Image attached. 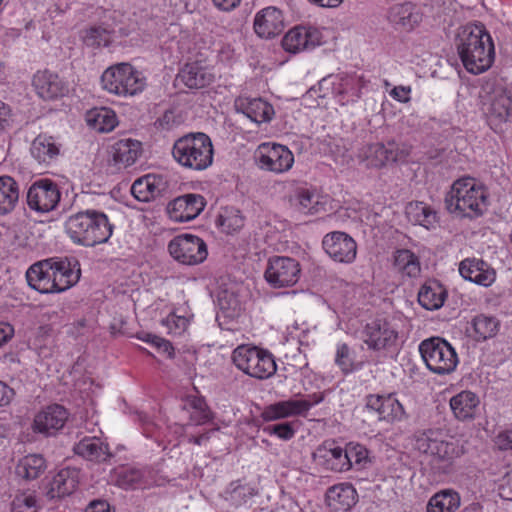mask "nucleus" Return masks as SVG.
<instances>
[{
	"label": "nucleus",
	"mask_w": 512,
	"mask_h": 512,
	"mask_svg": "<svg viewBox=\"0 0 512 512\" xmlns=\"http://www.w3.org/2000/svg\"><path fill=\"white\" fill-rule=\"evenodd\" d=\"M456 47L463 66L469 73L481 74L494 63V42L481 23L462 27L457 35Z\"/></svg>",
	"instance_id": "1"
},
{
	"label": "nucleus",
	"mask_w": 512,
	"mask_h": 512,
	"mask_svg": "<svg viewBox=\"0 0 512 512\" xmlns=\"http://www.w3.org/2000/svg\"><path fill=\"white\" fill-rule=\"evenodd\" d=\"M444 202L449 213L460 218L476 219L488 209L489 192L477 179L465 176L452 183Z\"/></svg>",
	"instance_id": "2"
},
{
	"label": "nucleus",
	"mask_w": 512,
	"mask_h": 512,
	"mask_svg": "<svg viewBox=\"0 0 512 512\" xmlns=\"http://www.w3.org/2000/svg\"><path fill=\"white\" fill-rule=\"evenodd\" d=\"M114 228L108 215L97 209L80 210L65 221L67 235L73 243L84 247L107 243Z\"/></svg>",
	"instance_id": "3"
},
{
	"label": "nucleus",
	"mask_w": 512,
	"mask_h": 512,
	"mask_svg": "<svg viewBox=\"0 0 512 512\" xmlns=\"http://www.w3.org/2000/svg\"><path fill=\"white\" fill-rule=\"evenodd\" d=\"M414 447L420 453L431 457L439 468H449L464 453L459 440L439 429H428L414 436Z\"/></svg>",
	"instance_id": "4"
},
{
	"label": "nucleus",
	"mask_w": 512,
	"mask_h": 512,
	"mask_svg": "<svg viewBox=\"0 0 512 512\" xmlns=\"http://www.w3.org/2000/svg\"><path fill=\"white\" fill-rule=\"evenodd\" d=\"M172 156L184 168L203 171L213 163V144L205 133H188L174 142Z\"/></svg>",
	"instance_id": "5"
},
{
	"label": "nucleus",
	"mask_w": 512,
	"mask_h": 512,
	"mask_svg": "<svg viewBox=\"0 0 512 512\" xmlns=\"http://www.w3.org/2000/svg\"><path fill=\"white\" fill-rule=\"evenodd\" d=\"M101 83L107 92L120 97H128L137 95L144 90L146 78L131 64L118 63L103 72Z\"/></svg>",
	"instance_id": "6"
},
{
	"label": "nucleus",
	"mask_w": 512,
	"mask_h": 512,
	"mask_svg": "<svg viewBox=\"0 0 512 512\" xmlns=\"http://www.w3.org/2000/svg\"><path fill=\"white\" fill-rule=\"evenodd\" d=\"M232 362L240 371L259 380L272 377L277 370L273 354L256 346H238L232 352Z\"/></svg>",
	"instance_id": "7"
},
{
	"label": "nucleus",
	"mask_w": 512,
	"mask_h": 512,
	"mask_svg": "<svg viewBox=\"0 0 512 512\" xmlns=\"http://www.w3.org/2000/svg\"><path fill=\"white\" fill-rule=\"evenodd\" d=\"M419 352L426 367L437 375L452 373L459 363L455 348L441 337L435 336L421 341Z\"/></svg>",
	"instance_id": "8"
},
{
	"label": "nucleus",
	"mask_w": 512,
	"mask_h": 512,
	"mask_svg": "<svg viewBox=\"0 0 512 512\" xmlns=\"http://www.w3.org/2000/svg\"><path fill=\"white\" fill-rule=\"evenodd\" d=\"M363 334L370 350L394 351L399 344V323L394 318H376L366 324Z\"/></svg>",
	"instance_id": "9"
},
{
	"label": "nucleus",
	"mask_w": 512,
	"mask_h": 512,
	"mask_svg": "<svg viewBox=\"0 0 512 512\" xmlns=\"http://www.w3.org/2000/svg\"><path fill=\"white\" fill-rule=\"evenodd\" d=\"M301 271V265L295 258L272 256L267 261L264 278L274 289L290 288L299 282Z\"/></svg>",
	"instance_id": "10"
},
{
	"label": "nucleus",
	"mask_w": 512,
	"mask_h": 512,
	"mask_svg": "<svg viewBox=\"0 0 512 512\" xmlns=\"http://www.w3.org/2000/svg\"><path fill=\"white\" fill-rule=\"evenodd\" d=\"M170 256L182 265L194 266L204 262L208 256L205 241L192 234H180L168 243Z\"/></svg>",
	"instance_id": "11"
},
{
	"label": "nucleus",
	"mask_w": 512,
	"mask_h": 512,
	"mask_svg": "<svg viewBox=\"0 0 512 512\" xmlns=\"http://www.w3.org/2000/svg\"><path fill=\"white\" fill-rule=\"evenodd\" d=\"M254 159L261 170L275 174L289 171L294 164V155L288 147L271 142L258 145Z\"/></svg>",
	"instance_id": "12"
},
{
	"label": "nucleus",
	"mask_w": 512,
	"mask_h": 512,
	"mask_svg": "<svg viewBox=\"0 0 512 512\" xmlns=\"http://www.w3.org/2000/svg\"><path fill=\"white\" fill-rule=\"evenodd\" d=\"M318 85L319 89L324 91L320 97L328 96V91H330V94L341 105L355 102L360 98V80L354 75H329L323 78Z\"/></svg>",
	"instance_id": "13"
},
{
	"label": "nucleus",
	"mask_w": 512,
	"mask_h": 512,
	"mask_svg": "<svg viewBox=\"0 0 512 512\" xmlns=\"http://www.w3.org/2000/svg\"><path fill=\"white\" fill-rule=\"evenodd\" d=\"M61 198L58 185L51 179L35 181L27 192V204L30 209L47 213L54 210Z\"/></svg>",
	"instance_id": "14"
},
{
	"label": "nucleus",
	"mask_w": 512,
	"mask_h": 512,
	"mask_svg": "<svg viewBox=\"0 0 512 512\" xmlns=\"http://www.w3.org/2000/svg\"><path fill=\"white\" fill-rule=\"evenodd\" d=\"M483 109L491 126L506 123L512 116V92L502 86L494 87L484 100Z\"/></svg>",
	"instance_id": "15"
},
{
	"label": "nucleus",
	"mask_w": 512,
	"mask_h": 512,
	"mask_svg": "<svg viewBox=\"0 0 512 512\" xmlns=\"http://www.w3.org/2000/svg\"><path fill=\"white\" fill-rule=\"evenodd\" d=\"M322 246L328 256L335 262L350 264L357 255L355 240L345 232L333 231L326 234Z\"/></svg>",
	"instance_id": "16"
},
{
	"label": "nucleus",
	"mask_w": 512,
	"mask_h": 512,
	"mask_svg": "<svg viewBox=\"0 0 512 512\" xmlns=\"http://www.w3.org/2000/svg\"><path fill=\"white\" fill-rule=\"evenodd\" d=\"M365 407L378 416L379 421L400 422L406 418L405 410L394 394H369Z\"/></svg>",
	"instance_id": "17"
},
{
	"label": "nucleus",
	"mask_w": 512,
	"mask_h": 512,
	"mask_svg": "<svg viewBox=\"0 0 512 512\" xmlns=\"http://www.w3.org/2000/svg\"><path fill=\"white\" fill-rule=\"evenodd\" d=\"M322 34L315 27L296 26L291 28L282 39V47L286 52L297 54L312 50L321 45Z\"/></svg>",
	"instance_id": "18"
},
{
	"label": "nucleus",
	"mask_w": 512,
	"mask_h": 512,
	"mask_svg": "<svg viewBox=\"0 0 512 512\" xmlns=\"http://www.w3.org/2000/svg\"><path fill=\"white\" fill-rule=\"evenodd\" d=\"M68 417L69 413L64 406L52 404L35 415L32 429L46 437L53 436L64 427Z\"/></svg>",
	"instance_id": "19"
},
{
	"label": "nucleus",
	"mask_w": 512,
	"mask_h": 512,
	"mask_svg": "<svg viewBox=\"0 0 512 512\" xmlns=\"http://www.w3.org/2000/svg\"><path fill=\"white\" fill-rule=\"evenodd\" d=\"M53 269V257L33 263L25 273L28 286L41 294H56Z\"/></svg>",
	"instance_id": "20"
},
{
	"label": "nucleus",
	"mask_w": 512,
	"mask_h": 512,
	"mask_svg": "<svg viewBox=\"0 0 512 512\" xmlns=\"http://www.w3.org/2000/svg\"><path fill=\"white\" fill-rule=\"evenodd\" d=\"M161 484V477L151 467L125 468L117 475V485L125 490L148 489Z\"/></svg>",
	"instance_id": "21"
},
{
	"label": "nucleus",
	"mask_w": 512,
	"mask_h": 512,
	"mask_svg": "<svg viewBox=\"0 0 512 512\" xmlns=\"http://www.w3.org/2000/svg\"><path fill=\"white\" fill-rule=\"evenodd\" d=\"M204 197L199 194H185L168 204L167 210L171 220L188 222L195 219L204 209Z\"/></svg>",
	"instance_id": "22"
},
{
	"label": "nucleus",
	"mask_w": 512,
	"mask_h": 512,
	"mask_svg": "<svg viewBox=\"0 0 512 512\" xmlns=\"http://www.w3.org/2000/svg\"><path fill=\"white\" fill-rule=\"evenodd\" d=\"M423 14L412 2L398 3L391 6L387 13L389 23L400 31L410 32L420 25Z\"/></svg>",
	"instance_id": "23"
},
{
	"label": "nucleus",
	"mask_w": 512,
	"mask_h": 512,
	"mask_svg": "<svg viewBox=\"0 0 512 512\" xmlns=\"http://www.w3.org/2000/svg\"><path fill=\"white\" fill-rule=\"evenodd\" d=\"M400 154L398 145L394 141H389L387 144L380 142L365 144L359 151V156L367 161L368 166L375 168L396 162Z\"/></svg>",
	"instance_id": "24"
},
{
	"label": "nucleus",
	"mask_w": 512,
	"mask_h": 512,
	"mask_svg": "<svg viewBox=\"0 0 512 512\" xmlns=\"http://www.w3.org/2000/svg\"><path fill=\"white\" fill-rule=\"evenodd\" d=\"M53 271L56 293H62L75 286L81 276L79 261L75 258L53 257Z\"/></svg>",
	"instance_id": "25"
},
{
	"label": "nucleus",
	"mask_w": 512,
	"mask_h": 512,
	"mask_svg": "<svg viewBox=\"0 0 512 512\" xmlns=\"http://www.w3.org/2000/svg\"><path fill=\"white\" fill-rule=\"evenodd\" d=\"M254 31L264 39H271L279 35L284 29L282 11L269 6L256 13L254 17Z\"/></svg>",
	"instance_id": "26"
},
{
	"label": "nucleus",
	"mask_w": 512,
	"mask_h": 512,
	"mask_svg": "<svg viewBox=\"0 0 512 512\" xmlns=\"http://www.w3.org/2000/svg\"><path fill=\"white\" fill-rule=\"evenodd\" d=\"M314 455L318 463L327 470L346 472L351 469V462L347 458L345 447L338 446L334 442H325Z\"/></svg>",
	"instance_id": "27"
},
{
	"label": "nucleus",
	"mask_w": 512,
	"mask_h": 512,
	"mask_svg": "<svg viewBox=\"0 0 512 512\" xmlns=\"http://www.w3.org/2000/svg\"><path fill=\"white\" fill-rule=\"evenodd\" d=\"M62 143L54 136L42 133L33 141L30 147L32 157L44 166L56 163L61 155Z\"/></svg>",
	"instance_id": "28"
},
{
	"label": "nucleus",
	"mask_w": 512,
	"mask_h": 512,
	"mask_svg": "<svg viewBox=\"0 0 512 512\" xmlns=\"http://www.w3.org/2000/svg\"><path fill=\"white\" fill-rule=\"evenodd\" d=\"M32 83L37 94L45 100L56 99L68 91L65 82L58 74L49 70L38 71Z\"/></svg>",
	"instance_id": "29"
},
{
	"label": "nucleus",
	"mask_w": 512,
	"mask_h": 512,
	"mask_svg": "<svg viewBox=\"0 0 512 512\" xmlns=\"http://www.w3.org/2000/svg\"><path fill=\"white\" fill-rule=\"evenodd\" d=\"M142 154V143L136 139L124 138L113 143L109 155L115 166L126 168L133 165Z\"/></svg>",
	"instance_id": "30"
},
{
	"label": "nucleus",
	"mask_w": 512,
	"mask_h": 512,
	"mask_svg": "<svg viewBox=\"0 0 512 512\" xmlns=\"http://www.w3.org/2000/svg\"><path fill=\"white\" fill-rule=\"evenodd\" d=\"M460 275L475 284L488 287L496 279V273L486 262L479 259H464L459 264Z\"/></svg>",
	"instance_id": "31"
},
{
	"label": "nucleus",
	"mask_w": 512,
	"mask_h": 512,
	"mask_svg": "<svg viewBox=\"0 0 512 512\" xmlns=\"http://www.w3.org/2000/svg\"><path fill=\"white\" fill-rule=\"evenodd\" d=\"M291 206L305 215H314L325 210V203L316 190L297 187L289 198Z\"/></svg>",
	"instance_id": "32"
},
{
	"label": "nucleus",
	"mask_w": 512,
	"mask_h": 512,
	"mask_svg": "<svg viewBox=\"0 0 512 512\" xmlns=\"http://www.w3.org/2000/svg\"><path fill=\"white\" fill-rule=\"evenodd\" d=\"M79 484V470L76 468H63L51 480L48 496L51 499L63 498L71 495Z\"/></svg>",
	"instance_id": "33"
},
{
	"label": "nucleus",
	"mask_w": 512,
	"mask_h": 512,
	"mask_svg": "<svg viewBox=\"0 0 512 512\" xmlns=\"http://www.w3.org/2000/svg\"><path fill=\"white\" fill-rule=\"evenodd\" d=\"M480 399L478 395L469 390H463L454 395L449 405L454 417L459 421L471 420L475 417Z\"/></svg>",
	"instance_id": "34"
},
{
	"label": "nucleus",
	"mask_w": 512,
	"mask_h": 512,
	"mask_svg": "<svg viewBox=\"0 0 512 512\" xmlns=\"http://www.w3.org/2000/svg\"><path fill=\"white\" fill-rule=\"evenodd\" d=\"M165 190V182L160 176L148 174L134 181L132 195L141 202H149L159 197Z\"/></svg>",
	"instance_id": "35"
},
{
	"label": "nucleus",
	"mask_w": 512,
	"mask_h": 512,
	"mask_svg": "<svg viewBox=\"0 0 512 512\" xmlns=\"http://www.w3.org/2000/svg\"><path fill=\"white\" fill-rule=\"evenodd\" d=\"M326 501L334 510H349L357 502L356 489L350 483H340L326 492Z\"/></svg>",
	"instance_id": "36"
},
{
	"label": "nucleus",
	"mask_w": 512,
	"mask_h": 512,
	"mask_svg": "<svg viewBox=\"0 0 512 512\" xmlns=\"http://www.w3.org/2000/svg\"><path fill=\"white\" fill-rule=\"evenodd\" d=\"M74 452L89 461L95 462L107 461L112 456L108 445L103 443L98 437L83 438L75 444Z\"/></svg>",
	"instance_id": "37"
},
{
	"label": "nucleus",
	"mask_w": 512,
	"mask_h": 512,
	"mask_svg": "<svg viewBox=\"0 0 512 512\" xmlns=\"http://www.w3.org/2000/svg\"><path fill=\"white\" fill-rule=\"evenodd\" d=\"M297 399L290 398L278 401L264 407L261 418L265 422H273L291 417H301L300 407Z\"/></svg>",
	"instance_id": "38"
},
{
	"label": "nucleus",
	"mask_w": 512,
	"mask_h": 512,
	"mask_svg": "<svg viewBox=\"0 0 512 512\" xmlns=\"http://www.w3.org/2000/svg\"><path fill=\"white\" fill-rule=\"evenodd\" d=\"M405 212L410 222L423 226L426 229L433 228L438 222L437 212L430 205L422 201L408 203Z\"/></svg>",
	"instance_id": "39"
},
{
	"label": "nucleus",
	"mask_w": 512,
	"mask_h": 512,
	"mask_svg": "<svg viewBox=\"0 0 512 512\" xmlns=\"http://www.w3.org/2000/svg\"><path fill=\"white\" fill-rule=\"evenodd\" d=\"M461 504L459 493L453 489H443L435 493L428 501L427 512H455Z\"/></svg>",
	"instance_id": "40"
},
{
	"label": "nucleus",
	"mask_w": 512,
	"mask_h": 512,
	"mask_svg": "<svg viewBox=\"0 0 512 512\" xmlns=\"http://www.w3.org/2000/svg\"><path fill=\"white\" fill-rule=\"evenodd\" d=\"M46 468V460L41 454H28L19 459L15 473L22 479L34 480L40 477Z\"/></svg>",
	"instance_id": "41"
},
{
	"label": "nucleus",
	"mask_w": 512,
	"mask_h": 512,
	"mask_svg": "<svg viewBox=\"0 0 512 512\" xmlns=\"http://www.w3.org/2000/svg\"><path fill=\"white\" fill-rule=\"evenodd\" d=\"M181 81L190 89H200L210 85L214 76L207 69L197 64H186L180 71Z\"/></svg>",
	"instance_id": "42"
},
{
	"label": "nucleus",
	"mask_w": 512,
	"mask_h": 512,
	"mask_svg": "<svg viewBox=\"0 0 512 512\" xmlns=\"http://www.w3.org/2000/svg\"><path fill=\"white\" fill-rule=\"evenodd\" d=\"M88 125L94 130L107 133L112 131L118 124L116 113L107 107H96L87 113Z\"/></svg>",
	"instance_id": "43"
},
{
	"label": "nucleus",
	"mask_w": 512,
	"mask_h": 512,
	"mask_svg": "<svg viewBox=\"0 0 512 512\" xmlns=\"http://www.w3.org/2000/svg\"><path fill=\"white\" fill-rule=\"evenodd\" d=\"M19 200V185L10 176H0V215L11 213Z\"/></svg>",
	"instance_id": "44"
},
{
	"label": "nucleus",
	"mask_w": 512,
	"mask_h": 512,
	"mask_svg": "<svg viewBox=\"0 0 512 512\" xmlns=\"http://www.w3.org/2000/svg\"><path fill=\"white\" fill-rule=\"evenodd\" d=\"M244 115L257 124L271 121L274 115L273 106L261 98L248 100L242 109Z\"/></svg>",
	"instance_id": "45"
},
{
	"label": "nucleus",
	"mask_w": 512,
	"mask_h": 512,
	"mask_svg": "<svg viewBox=\"0 0 512 512\" xmlns=\"http://www.w3.org/2000/svg\"><path fill=\"white\" fill-rule=\"evenodd\" d=\"M394 267L408 277H416L421 271L418 257L408 249H400L395 252Z\"/></svg>",
	"instance_id": "46"
},
{
	"label": "nucleus",
	"mask_w": 512,
	"mask_h": 512,
	"mask_svg": "<svg viewBox=\"0 0 512 512\" xmlns=\"http://www.w3.org/2000/svg\"><path fill=\"white\" fill-rule=\"evenodd\" d=\"M445 295V290L438 284L423 285L418 293V302L427 310H436L443 305Z\"/></svg>",
	"instance_id": "47"
},
{
	"label": "nucleus",
	"mask_w": 512,
	"mask_h": 512,
	"mask_svg": "<svg viewBox=\"0 0 512 512\" xmlns=\"http://www.w3.org/2000/svg\"><path fill=\"white\" fill-rule=\"evenodd\" d=\"M114 30L104 25L91 26L85 31L83 41L93 48L108 47L114 40Z\"/></svg>",
	"instance_id": "48"
},
{
	"label": "nucleus",
	"mask_w": 512,
	"mask_h": 512,
	"mask_svg": "<svg viewBox=\"0 0 512 512\" xmlns=\"http://www.w3.org/2000/svg\"><path fill=\"white\" fill-rule=\"evenodd\" d=\"M245 218L241 211L235 207L222 208L218 224L227 234H233L241 230L244 226Z\"/></svg>",
	"instance_id": "49"
},
{
	"label": "nucleus",
	"mask_w": 512,
	"mask_h": 512,
	"mask_svg": "<svg viewBox=\"0 0 512 512\" xmlns=\"http://www.w3.org/2000/svg\"><path fill=\"white\" fill-rule=\"evenodd\" d=\"M499 323L494 317L478 315L473 319V328L478 340L493 337L498 330Z\"/></svg>",
	"instance_id": "50"
},
{
	"label": "nucleus",
	"mask_w": 512,
	"mask_h": 512,
	"mask_svg": "<svg viewBox=\"0 0 512 512\" xmlns=\"http://www.w3.org/2000/svg\"><path fill=\"white\" fill-rule=\"evenodd\" d=\"M11 512H37L38 503L34 491H21L15 494L11 502Z\"/></svg>",
	"instance_id": "51"
},
{
	"label": "nucleus",
	"mask_w": 512,
	"mask_h": 512,
	"mask_svg": "<svg viewBox=\"0 0 512 512\" xmlns=\"http://www.w3.org/2000/svg\"><path fill=\"white\" fill-rule=\"evenodd\" d=\"M345 451L347 452V458L351 462V468L361 470L370 462L369 451L359 443L350 442L346 444Z\"/></svg>",
	"instance_id": "52"
},
{
	"label": "nucleus",
	"mask_w": 512,
	"mask_h": 512,
	"mask_svg": "<svg viewBox=\"0 0 512 512\" xmlns=\"http://www.w3.org/2000/svg\"><path fill=\"white\" fill-rule=\"evenodd\" d=\"M263 431L269 435H275L284 441L291 440L296 434V429L292 422H282L275 425H269L264 427Z\"/></svg>",
	"instance_id": "53"
},
{
	"label": "nucleus",
	"mask_w": 512,
	"mask_h": 512,
	"mask_svg": "<svg viewBox=\"0 0 512 512\" xmlns=\"http://www.w3.org/2000/svg\"><path fill=\"white\" fill-rule=\"evenodd\" d=\"M335 363L345 374L354 370L353 360L350 355V348L346 343L337 345Z\"/></svg>",
	"instance_id": "54"
},
{
	"label": "nucleus",
	"mask_w": 512,
	"mask_h": 512,
	"mask_svg": "<svg viewBox=\"0 0 512 512\" xmlns=\"http://www.w3.org/2000/svg\"><path fill=\"white\" fill-rule=\"evenodd\" d=\"M227 493L230 500L236 505L246 502L247 498L253 496L252 489L246 485L241 484L239 481L230 483Z\"/></svg>",
	"instance_id": "55"
},
{
	"label": "nucleus",
	"mask_w": 512,
	"mask_h": 512,
	"mask_svg": "<svg viewBox=\"0 0 512 512\" xmlns=\"http://www.w3.org/2000/svg\"><path fill=\"white\" fill-rule=\"evenodd\" d=\"M161 324L167 329L169 334L177 335L185 331L188 321L185 317L170 313L161 320Z\"/></svg>",
	"instance_id": "56"
},
{
	"label": "nucleus",
	"mask_w": 512,
	"mask_h": 512,
	"mask_svg": "<svg viewBox=\"0 0 512 512\" xmlns=\"http://www.w3.org/2000/svg\"><path fill=\"white\" fill-rule=\"evenodd\" d=\"M325 392H317L308 394L305 399H297L298 403H301L300 411L301 417H306L312 407L322 403L325 400Z\"/></svg>",
	"instance_id": "57"
},
{
	"label": "nucleus",
	"mask_w": 512,
	"mask_h": 512,
	"mask_svg": "<svg viewBox=\"0 0 512 512\" xmlns=\"http://www.w3.org/2000/svg\"><path fill=\"white\" fill-rule=\"evenodd\" d=\"M185 408H190L193 411L201 410V413L205 412V409H209L205 398L198 395H188L185 399Z\"/></svg>",
	"instance_id": "58"
},
{
	"label": "nucleus",
	"mask_w": 512,
	"mask_h": 512,
	"mask_svg": "<svg viewBox=\"0 0 512 512\" xmlns=\"http://www.w3.org/2000/svg\"><path fill=\"white\" fill-rule=\"evenodd\" d=\"M410 93H411V87L410 86H395L390 91V96L401 103H407L410 101Z\"/></svg>",
	"instance_id": "59"
},
{
	"label": "nucleus",
	"mask_w": 512,
	"mask_h": 512,
	"mask_svg": "<svg viewBox=\"0 0 512 512\" xmlns=\"http://www.w3.org/2000/svg\"><path fill=\"white\" fill-rule=\"evenodd\" d=\"M495 443L500 450L512 449V429L499 433Z\"/></svg>",
	"instance_id": "60"
},
{
	"label": "nucleus",
	"mask_w": 512,
	"mask_h": 512,
	"mask_svg": "<svg viewBox=\"0 0 512 512\" xmlns=\"http://www.w3.org/2000/svg\"><path fill=\"white\" fill-rule=\"evenodd\" d=\"M11 126L10 107L0 100V131H4Z\"/></svg>",
	"instance_id": "61"
},
{
	"label": "nucleus",
	"mask_w": 512,
	"mask_h": 512,
	"mask_svg": "<svg viewBox=\"0 0 512 512\" xmlns=\"http://www.w3.org/2000/svg\"><path fill=\"white\" fill-rule=\"evenodd\" d=\"M190 420L195 425H203L212 420V412L210 409H205V412L201 413V410L193 411L190 415Z\"/></svg>",
	"instance_id": "62"
},
{
	"label": "nucleus",
	"mask_w": 512,
	"mask_h": 512,
	"mask_svg": "<svg viewBox=\"0 0 512 512\" xmlns=\"http://www.w3.org/2000/svg\"><path fill=\"white\" fill-rule=\"evenodd\" d=\"M153 346L158 350V352L167 355L168 358L174 357V348L170 341L158 337Z\"/></svg>",
	"instance_id": "63"
},
{
	"label": "nucleus",
	"mask_w": 512,
	"mask_h": 512,
	"mask_svg": "<svg viewBox=\"0 0 512 512\" xmlns=\"http://www.w3.org/2000/svg\"><path fill=\"white\" fill-rule=\"evenodd\" d=\"M15 393L6 383L0 381V407L8 405Z\"/></svg>",
	"instance_id": "64"
}]
</instances>
